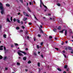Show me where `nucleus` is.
Masks as SVG:
<instances>
[{"label":"nucleus","mask_w":73,"mask_h":73,"mask_svg":"<svg viewBox=\"0 0 73 73\" xmlns=\"http://www.w3.org/2000/svg\"><path fill=\"white\" fill-rule=\"evenodd\" d=\"M55 49H56V50H58V48H55Z\"/></svg>","instance_id":"3c124183"},{"label":"nucleus","mask_w":73,"mask_h":73,"mask_svg":"<svg viewBox=\"0 0 73 73\" xmlns=\"http://www.w3.org/2000/svg\"><path fill=\"white\" fill-rule=\"evenodd\" d=\"M23 32V30H20V31L19 32L20 33H21V32Z\"/></svg>","instance_id":"f3484780"},{"label":"nucleus","mask_w":73,"mask_h":73,"mask_svg":"<svg viewBox=\"0 0 73 73\" xmlns=\"http://www.w3.org/2000/svg\"><path fill=\"white\" fill-rule=\"evenodd\" d=\"M71 54H73V50H72V51L71 52Z\"/></svg>","instance_id":"864d4df0"},{"label":"nucleus","mask_w":73,"mask_h":73,"mask_svg":"<svg viewBox=\"0 0 73 73\" xmlns=\"http://www.w3.org/2000/svg\"><path fill=\"white\" fill-rule=\"evenodd\" d=\"M27 18H23V21H25L26 20H27Z\"/></svg>","instance_id":"6ab92c4d"},{"label":"nucleus","mask_w":73,"mask_h":73,"mask_svg":"<svg viewBox=\"0 0 73 73\" xmlns=\"http://www.w3.org/2000/svg\"><path fill=\"white\" fill-rule=\"evenodd\" d=\"M63 73H66V71H64V72H63Z\"/></svg>","instance_id":"774afa93"},{"label":"nucleus","mask_w":73,"mask_h":73,"mask_svg":"<svg viewBox=\"0 0 73 73\" xmlns=\"http://www.w3.org/2000/svg\"><path fill=\"white\" fill-rule=\"evenodd\" d=\"M17 53H18L19 55V56H23V55H22V54H21L19 52H18Z\"/></svg>","instance_id":"9b49d317"},{"label":"nucleus","mask_w":73,"mask_h":73,"mask_svg":"<svg viewBox=\"0 0 73 73\" xmlns=\"http://www.w3.org/2000/svg\"><path fill=\"white\" fill-rule=\"evenodd\" d=\"M21 23L22 24H23V21H21Z\"/></svg>","instance_id":"09e8293b"},{"label":"nucleus","mask_w":73,"mask_h":73,"mask_svg":"<svg viewBox=\"0 0 73 73\" xmlns=\"http://www.w3.org/2000/svg\"><path fill=\"white\" fill-rule=\"evenodd\" d=\"M6 7H10V5L9 4H6Z\"/></svg>","instance_id":"1a4fd4ad"},{"label":"nucleus","mask_w":73,"mask_h":73,"mask_svg":"<svg viewBox=\"0 0 73 73\" xmlns=\"http://www.w3.org/2000/svg\"><path fill=\"white\" fill-rule=\"evenodd\" d=\"M27 10L28 11H29V12H32L31 9H29V7H28L27 8Z\"/></svg>","instance_id":"423d86ee"},{"label":"nucleus","mask_w":73,"mask_h":73,"mask_svg":"<svg viewBox=\"0 0 73 73\" xmlns=\"http://www.w3.org/2000/svg\"><path fill=\"white\" fill-rule=\"evenodd\" d=\"M22 28H23V29H25V27H24V26H22Z\"/></svg>","instance_id":"c9c22d12"},{"label":"nucleus","mask_w":73,"mask_h":73,"mask_svg":"<svg viewBox=\"0 0 73 73\" xmlns=\"http://www.w3.org/2000/svg\"><path fill=\"white\" fill-rule=\"evenodd\" d=\"M17 65H20V63L19 62H17Z\"/></svg>","instance_id":"72a5a7b5"},{"label":"nucleus","mask_w":73,"mask_h":73,"mask_svg":"<svg viewBox=\"0 0 73 73\" xmlns=\"http://www.w3.org/2000/svg\"><path fill=\"white\" fill-rule=\"evenodd\" d=\"M7 21L8 22H9L10 23H11V21H10V20H9V18H7Z\"/></svg>","instance_id":"2eb2a0df"},{"label":"nucleus","mask_w":73,"mask_h":73,"mask_svg":"<svg viewBox=\"0 0 73 73\" xmlns=\"http://www.w3.org/2000/svg\"><path fill=\"white\" fill-rule=\"evenodd\" d=\"M63 55L64 56V57L65 58H66V56L65 55L63 54Z\"/></svg>","instance_id":"79ce46f5"},{"label":"nucleus","mask_w":73,"mask_h":73,"mask_svg":"<svg viewBox=\"0 0 73 73\" xmlns=\"http://www.w3.org/2000/svg\"><path fill=\"white\" fill-rule=\"evenodd\" d=\"M23 60H27V57H24L23 58Z\"/></svg>","instance_id":"dca6fc26"},{"label":"nucleus","mask_w":73,"mask_h":73,"mask_svg":"<svg viewBox=\"0 0 73 73\" xmlns=\"http://www.w3.org/2000/svg\"><path fill=\"white\" fill-rule=\"evenodd\" d=\"M11 48H13V45H11Z\"/></svg>","instance_id":"680f3d73"},{"label":"nucleus","mask_w":73,"mask_h":73,"mask_svg":"<svg viewBox=\"0 0 73 73\" xmlns=\"http://www.w3.org/2000/svg\"><path fill=\"white\" fill-rule=\"evenodd\" d=\"M25 70L26 72H27L28 71V70L27 69H26Z\"/></svg>","instance_id":"0e129e2a"},{"label":"nucleus","mask_w":73,"mask_h":73,"mask_svg":"<svg viewBox=\"0 0 73 73\" xmlns=\"http://www.w3.org/2000/svg\"><path fill=\"white\" fill-rule=\"evenodd\" d=\"M38 36L39 37H41V35H40V34H38Z\"/></svg>","instance_id":"bb28decb"},{"label":"nucleus","mask_w":73,"mask_h":73,"mask_svg":"<svg viewBox=\"0 0 73 73\" xmlns=\"http://www.w3.org/2000/svg\"><path fill=\"white\" fill-rule=\"evenodd\" d=\"M5 53H7V52H8V50H5Z\"/></svg>","instance_id":"b1692460"},{"label":"nucleus","mask_w":73,"mask_h":73,"mask_svg":"<svg viewBox=\"0 0 73 73\" xmlns=\"http://www.w3.org/2000/svg\"><path fill=\"white\" fill-rule=\"evenodd\" d=\"M2 28V27L1 25H0V29H1Z\"/></svg>","instance_id":"4d7b16f0"},{"label":"nucleus","mask_w":73,"mask_h":73,"mask_svg":"<svg viewBox=\"0 0 73 73\" xmlns=\"http://www.w3.org/2000/svg\"><path fill=\"white\" fill-rule=\"evenodd\" d=\"M27 39H29V36H27Z\"/></svg>","instance_id":"bf43d9fd"},{"label":"nucleus","mask_w":73,"mask_h":73,"mask_svg":"<svg viewBox=\"0 0 73 73\" xmlns=\"http://www.w3.org/2000/svg\"><path fill=\"white\" fill-rule=\"evenodd\" d=\"M11 21H12V17H11Z\"/></svg>","instance_id":"de8ad7c7"},{"label":"nucleus","mask_w":73,"mask_h":73,"mask_svg":"<svg viewBox=\"0 0 73 73\" xmlns=\"http://www.w3.org/2000/svg\"><path fill=\"white\" fill-rule=\"evenodd\" d=\"M68 68V65H65L64 66V69H66V71L67 72H69V68Z\"/></svg>","instance_id":"7ed1b4c3"},{"label":"nucleus","mask_w":73,"mask_h":73,"mask_svg":"<svg viewBox=\"0 0 73 73\" xmlns=\"http://www.w3.org/2000/svg\"><path fill=\"white\" fill-rule=\"evenodd\" d=\"M53 31L54 32H56L57 31V29H54L53 30Z\"/></svg>","instance_id":"ddd939ff"},{"label":"nucleus","mask_w":73,"mask_h":73,"mask_svg":"<svg viewBox=\"0 0 73 73\" xmlns=\"http://www.w3.org/2000/svg\"><path fill=\"white\" fill-rule=\"evenodd\" d=\"M21 2V3H23V0H19Z\"/></svg>","instance_id":"5701e85b"},{"label":"nucleus","mask_w":73,"mask_h":73,"mask_svg":"<svg viewBox=\"0 0 73 73\" xmlns=\"http://www.w3.org/2000/svg\"><path fill=\"white\" fill-rule=\"evenodd\" d=\"M40 7L41 8L42 7V4H43V2H42V1H41V0H40Z\"/></svg>","instance_id":"20e7f679"},{"label":"nucleus","mask_w":73,"mask_h":73,"mask_svg":"<svg viewBox=\"0 0 73 73\" xmlns=\"http://www.w3.org/2000/svg\"><path fill=\"white\" fill-rule=\"evenodd\" d=\"M23 13L24 15L25 16L26 15H27V13H26L24 11Z\"/></svg>","instance_id":"4468645a"},{"label":"nucleus","mask_w":73,"mask_h":73,"mask_svg":"<svg viewBox=\"0 0 73 73\" xmlns=\"http://www.w3.org/2000/svg\"><path fill=\"white\" fill-rule=\"evenodd\" d=\"M0 9L1 10V15H3L4 12V9L3 6V4L0 2Z\"/></svg>","instance_id":"f257e3e1"},{"label":"nucleus","mask_w":73,"mask_h":73,"mask_svg":"<svg viewBox=\"0 0 73 73\" xmlns=\"http://www.w3.org/2000/svg\"><path fill=\"white\" fill-rule=\"evenodd\" d=\"M25 16H27V17H29V15H27V14H26V15Z\"/></svg>","instance_id":"a18cd8bd"},{"label":"nucleus","mask_w":73,"mask_h":73,"mask_svg":"<svg viewBox=\"0 0 73 73\" xmlns=\"http://www.w3.org/2000/svg\"><path fill=\"white\" fill-rule=\"evenodd\" d=\"M39 31H40V33H44V32H43V31L42 30V29H41L40 27H39Z\"/></svg>","instance_id":"39448f33"},{"label":"nucleus","mask_w":73,"mask_h":73,"mask_svg":"<svg viewBox=\"0 0 73 73\" xmlns=\"http://www.w3.org/2000/svg\"><path fill=\"white\" fill-rule=\"evenodd\" d=\"M8 68H5V70H8Z\"/></svg>","instance_id":"49530a36"},{"label":"nucleus","mask_w":73,"mask_h":73,"mask_svg":"<svg viewBox=\"0 0 73 73\" xmlns=\"http://www.w3.org/2000/svg\"><path fill=\"white\" fill-rule=\"evenodd\" d=\"M3 47V46H0V50H3V49L2 48Z\"/></svg>","instance_id":"0eeeda50"},{"label":"nucleus","mask_w":73,"mask_h":73,"mask_svg":"<svg viewBox=\"0 0 73 73\" xmlns=\"http://www.w3.org/2000/svg\"><path fill=\"white\" fill-rule=\"evenodd\" d=\"M28 50V48H26V50Z\"/></svg>","instance_id":"052dcab7"},{"label":"nucleus","mask_w":73,"mask_h":73,"mask_svg":"<svg viewBox=\"0 0 73 73\" xmlns=\"http://www.w3.org/2000/svg\"><path fill=\"white\" fill-rule=\"evenodd\" d=\"M64 31H65V35L66 36V35H68V33H67V30H66L65 29H64L62 30V31H59L60 33H64Z\"/></svg>","instance_id":"f03ea898"},{"label":"nucleus","mask_w":73,"mask_h":73,"mask_svg":"<svg viewBox=\"0 0 73 73\" xmlns=\"http://www.w3.org/2000/svg\"><path fill=\"white\" fill-rule=\"evenodd\" d=\"M15 46H17L18 45V44L17 43H15Z\"/></svg>","instance_id":"f704fd0d"},{"label":"nucleus","mask_w":73,"mask_h":73,"mask_svg":"<svg viewBox=\"0 0 73 73\" xmlns=\"http://www.w3.org/2000/svg\"><path fill=\"white\" fill-rule=\"evenodd\" d=\"M16 29H20V27H16Z\"/></svg>","instance_id":"a211bd4d"},{"label":"nucleus","mask_w":73,"mask_h":73,"mask_svg":"<svg viewBox=\"0 0 73 73\" xmlns=\"http://www.w3.org/2000/svg\"><path fill=\"white\" fill-rule=\"evenodd\" d=\"M43 44V42H41L40 43L41 45H42V44Z\"/></svg>","instance_id":"c03bdc74"},{"label":"nucleus","mask_w":73,"mask_h":73,"mask_svg":"<svg viewBox=\"0 0 73 73\" xmlns=\"http://www.w3.org/2000/svg\"><path fill=\"white\" fill-rule=\"evenodd\" d=\"M44 7L46 9V10H48V8H47L46 6L44 5Z\"/></svg>","instance_id":"a878e982"},{"label":"nucleus","mask_w":73,"mask_h":73,"mask_svg":"<svg viewBox=\"0 0 73 73\" xmlns=\"http://www.w3.org/2000/svg\"><path fill=\"white\" fill-rule=\"evenodd\" d=\"M29 25H32V23H29Z\"/></svg>","instance_id":"603ef678"},{"label":"nucleus","mask_w":73,"mask_h":73,"mask_svg":"<svg viewBox=\"0 0 73 73\" xmlns=\"http://www.w3.org/2000/svg\"><path fill=\"white\" fill-rule=\"evenodd\" d=\"M37 48L38 49H39V46H38V45H37Z\"/></svg>","instance_id":"4c0bfd02"},{"label":"nucleus","mask_w":73,"mask_h":73,"mask_svg":"<svg viewBox=\"0 0 73 73\" xmlns=\"http://www.w3.org/2000/svg\"><path fill=\"white\" fill-rule=\"evenodd\" d=\"M41 56L42 57V58H44V56L43 55H41Z\"/></svg>","instance_id":"ea45409f"},{"label":"nucleus","mask_w":73,"mask_h":73,"mask_svg":"<svg viewBox=\"0 0 73 73\" xmlns=\"http://www.w3.org/2000/svg\"><path fill=\"white\" fill-rule=\"evenodd\" d=\"M60 21L59 22V23H60V24H62V20L61 19H60Z\"/></svg>","instance_id":"6e6552de"},{"label":"nucleus","mask_w":73,"mask_h":73,"mask_svg":"<svg viewBox=\"0 0 73 73\" xmlns=\"http://www.w3.org/2000/svg\"><path fill=\"white\" fill-rule=\"evenodd\" d=\"M34 16L35 17V19H36V20H38V19H37L36 18V16H35V15H34Z\"/></svg>","instance_id":"473e14b6"},{"label":"nucleus","mask_w":73,"mask_h":73,"mask_svg":"<svg viewBox=\"0 0 73 73\" xmlns=\"http://www.w3.org/2000/svg\"><path fill=\"white\" fill-rule=\"evenodd\" d=\"M55 40H57V38H55Z\"/></svg>","instance_id":"69168bd1"},{"label":"nucleus","mask_w":73,"mask_h":73,"mask_svg":"<svg viewBox=\"0 0 73 73\" xmlns=\"http://www.w3.org/2000/svg\"><path fill=\"white\" fill-rule=\"evenodd\" d=\"M38 66H40V63H38Z\"/></svg>","instance_id":"c85d7f7f"},{"label":"nucleus","mask_w":73,"mask_h":73,"mask_svg":"<svg viewBox=\"0 0 73 73\" xmlns=\"http://www.w3.org/2000/svg\"><path fill=\"white\" fill-rule=\"evenodd\" d=\"M3 37H4V38H6V35H3Z\"/></svg>","instance_id":"c756f323"},{"label":"nucleus","mask_w":73,"mask_h":73,"mask_svg":"<svg viewBox=\"0 0 73 73\" xmlns=\"http://www.w3.org/2000/svg\"><path fill=\"white\" fill-rule=\"evenodd\" d=\"M57 5H58V6H61V5H60V3H58L57 4Z\"/></svg>","instance_id":"2f4dec72"},{"label":"nucleus","mask_w":73,"mask_h":73,"mask_svg":"<svg viewBox=\"0 0 73 73\" xmlns=\"http://www.w3.org/2000/svg\"><path fill=\"white\" fill-rule=\"evenodd\" d=\"M68 49H69V50H71L72 48H71V47H68Z\"/></svg>","instance_id":"aec40b11"},{"label":"nucleus","mask_w":73,"mask_h":73,"mask_svg":"<svg viewBox=\"0 0 73 73\" xmlns=\"http://www.w3.org/2000/svg\"><path fill=\"white\" fill-rule=\"evenodd\" d=\"M29 3L30 5H32V2H29Z\"/></svg>","instance_id":"37998d69"},{"label":"nucleus","mask_w":73,"mask_h":73,"mask_svg":"<svg viewBox=\"0 0 73 73\" xmlns=\"http://www.w3.org/2000/svg\"><path fill=\"white\" fill-rule=\"evenodd\" d=\"M22 53H24V54H27V53H26L25 52H22Z\"/></svg>","instance_id":"a19ab883"},{"label":"nucleus","mask_w":73,"mask_h":73,"mask_svg":"<svg viewBox=\"0 0 73 73\" xmlns=\"http://www.w3.org/2000/svg\"><path fill=\"white\" fill-rule=\"evenodd\" d=\"M13 21H14V22H15L16 21V19L14 18L13 19Z\"/></svg>","instance_id":"e433bc0d"},{"label":"nucleus","mask_w":73,"mask_h":73,"mask_svg":"<svg viewBox=\"0 0 73 73\" xmlns=\"http://www.w3.org/2000/svg\"><path fill=\"white\" fill-rule=\"evenodd\" d=\"M4 50L5 51L6 50V48H5V46H4Z\"/></svg>","instance_id":"8fccbe9b"},{"label":"nucleus","mask_w":73,"mask_h":73,"mask_svg":"<svg viewBox=\"0 0 73 73\" xmlns=\"http://www.w3.org/2000/svg\"><path fill=\"white\" fill-rule=\"evenodd\" d=\"M63 52L64 53H65V50L63 51Z\"/></svg>","instance_id":"6e6d98bb"},{"label":"nucleus","mask_w":73,"mask_h":73,"mask_svg":"<svg viewBox=\"0 0 73 73\" xmlns=\"http://www.w3.org/2000/svg\"><path fill=\"white\" fill-rule=\"evenodd\" d=\"M41 24L42 25H44V23H43V22H41Z\"/></svg>","instance_id":"13d9d810"},{"label":"nucleus","mask_w":73,"mask_h":73,"mask_svg":"<svg viewBox=\"0 0 73 73\" xmlns=\"http://www.w3.org/2000/svg\"><path fill=\"white\" fill-rule=\"evenodd\" d=\"M34 54L35 56H36V55H37V54L36 53H34Z\"/></svg>","instance_id":"5fc2aeb1"},{"label":"nucleus","mask_w":73,"mask_h":73,"mask_svg":"<svg viewBox=\"0 0 73 73\" xmlns=\"http://www.w3.org/2000/svg\"><path fill=\"white\" fill-rule=\"evenodd\" d=\"M19 52H21L22 53H23V51H21V50L19 51Z\"/></svg>","instance_id":"e2e57ef3"},{"label":"nucleus","mask_w":73,"mask_h":73,"mask_svg":"<svg viewBox=\"0 0 73 73\" xmlns=\"http://www.w3.org/2000/svg\"><path fill=\"white\" fill-rule=\"evenodd\" d=\"M31 61L30 60H29L28 62V64H31Z\"/></svg>","instance_id":"393cba45"},{"label":"nucleus","mask_w":73,"mask_h":73,"mask_svg":"<svg viewBox=\"0 0 73 73\" xmlns=\"http://www.w3.org/2000/svg\"><path fill=\"white\" fill-rule=\"evenodd\" d=\"M7 56H5L4 58V60H6L7 59Z\"/></svg>","instance_id":"cd10ccee"},{"label":"nucleus","mask_w":73,"mask_h":73,"mask_svg":"<svg viewBox=\"0 0 73 73\" xmlns=\"http://www.w3.org/2000/svg\"><path fill=\"white\" fill-rule=\"evenodd\" d=\"M61 27L59 26L58 28V30H60V29H61Z\"/></svg>","instance_id":"412c9836"},{"label":"nucleus","mask_w":73,"mask_h":73,"mask_svg":"<svg viewBox=\"0 0 73 73\" xmlns=\"http://www.w3.org/2000/svg\"><path fill=\"white\" fill-rule=\"evenodd\" d=\"M18 15H20V13H18Z\"/></svg>","instance_id":"338daca9"},{"label":"nucleus","mask_w":73,"mask_h":73,"mask_svg":"<svg viewBox=\"0 0 73 73\" xmlns=\"http://www.w3.org/2000/svg\"><path fill=\"white\" fill-rule=\"evenodd\" d=\"M3 58V56L1 55H0V60H1Z\"/></svg>","instance_id":"4be33fe9"},{"label":"nucleus","mask_w":73,"mask_h":73,"mask_svg":"<svg viewBox=\"0 0 73 73\" xmlns=\"http://www.w3.org/2000/svg\"><path fill=\"white\" fill-rule=\"evenodd\" d=\"M49 38H52V36H49Z\"/></svg>","instance_id":"58836bf2"},{"label":"nucleus","mask_w":73,"mask_h":73,"mask_svg":"<svg viewBox=\"0 0 73 73\" xmlns=\"http://www.w3.org/2000/svg\"><path fill=\"white\" fill-rule=\"evenodd\" d=\"M17 22L18 23H20V20L19 19H17Z\"/></svg>","instance_id":"f8f14e48"},{"label":"nucleus","mask_w":73,"mask_h":73,"mask_svg":"<svg viewBox=\"0 0 73 73\" xmlns=\"http://www.w3.org/2000/svg\"><path fill=\"white\" fill-rule=\"evenodd\" d=\"M34 41H35L36 40V38H35V37H34Z\"/></svg>","instance_id":"7c9ffc66"},{"label":"nucleus","mask_w":73,"mask_h":73,"mask_svg":"<svg viewBox=\"0 0 73 73\" xmlns=\"http://www.w3.org/2000/svg\"><path fill=\"white\" fill-rule=\"evenodd\" d=\"M57 70H58L59 71H60V72H61V69H60V68H58L57 69Z\"/></svg>","instance_id":"9d476101"}]
</instances>
